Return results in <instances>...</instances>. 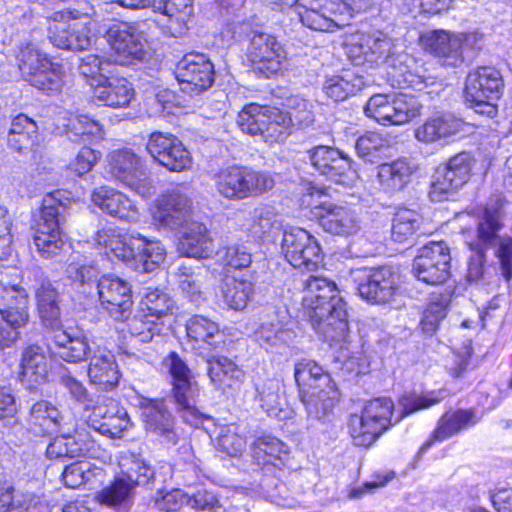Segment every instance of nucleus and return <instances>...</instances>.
Here are the masks:
<instances>
[{"mask_svg": "<svg viewBox=\"0 0 512 512\" xmlns=\"http://www.w3.org/2000/svg\"><path fill=\"white\" fill-rule=\"evenodd\" d=\"M192 201L184 186H177L155 199L150 207L153 223L159 228H181L177 242L179 253L197 259L210 258L214 253L213 239L203 223L189 221Z\"/></svg>", "mask_w": 512, "mask_h": 512, "instance_id": "f257e3e1", "label": "nucleus"}, {"mask_svg": "<svg viewBox=\"0 0 512 512\" xmlns=\"http://www.w3.org/2000/svg\"><path fill=\"white\" fill-rule=\"evenodd\" d=\"M301 307L304 316L330 343H345L349 328L346 303L328 278L309 276L303 282Z\"/></svg>", "mask_w": 512, "mask_h": 512, "instance_id": "f03ea898", "label": "nucleus"}, {"mask_svg": "<svg viewBox=\"0 0 512 512\" xmlns=\"http://www.w3.org/2000/svg\"><path fill=\"white\" fill-rule=\"evenodd\" d=\"M62 420L59 409L47 400L37 401L30 409L29 424L35 433L46 435L60 432L47 446V457L59 460L95 457L98 447L89 432L77 427L71 434L65 430Z\"/></svg>", "mask_w": 512, "mask_h": 512, "instance_id": "7ed1b4c3", "label": "nucleus"}, {"mask_svg": "<svg viewBox=\"0 0 512 512\" xmlns=\"http://www.w3.org/2000/svg\"><path fill=\"white\" fill-rule=\"evenodd\" d=\"M504 199L495 195L483 209L482 217L477 225V239L469 243L473 252L468 262L467 280L478 281L483 276L485 248H495L502 276L506 281L512 278V238L498 234L502 227L501 209Z\"/></svg>", "mask_w": 512, "mask_h": 512, "instance_id": "20e7f679", "label": "nucleus"}, {"mask_svg": "<svg viewBox=\"0 0 512 512\" xmlns=\"http://www.w3.org/2000/svg\"><path fill=\"white\" fill-rule=\"evenodd\" d=\"M294 378L308 419L324 421L338 400V389L331 375L318 363L302 359L295 364Z\"/></svg>", "mask_w": 512, "mask_h": 512, "instance_id": "39448f33", "label": "nucleus"}, {"mask_svg": "<svg viewBox=\"0 0 512 512\" xmlns=\"http://www.w3.org/2000/svg\"><path fill=\"white\" fill-rule=\"evenodd\" d=\"M65 192L56 190L44 196L39 214L31 226L33 244L42 258L59 255L66 246L61 224L67 210Z\"/></svg>", "mask_w": 512, "mask_h": 512, "instance_id": "423d86ee", "label": "nucleus"}, {"mask_svg": "<svg viewBox=\"0 0 512 512\" xmlns=\"http://www.w3.org/2000/svg\"><path fill=\"white\" fill-rule=\"evenodd\" d=\"M237 125L243 133L273 144L288 136L291 119L276 107L250 103L238 113Z\"/></svg>", "mask_w": 512, "mask_h": 512, "instance_id": "0eeeda50", "label": "nucleus"}, {"mask_svg": "<svg viewBox=\"0 0 512 512\" xmlns=\"http://www.w3.org/2000/svg\"><path fill=\"white\" fill-rule=\"evenodd\" d=\"M163 365L169 375L172 387L171 393L177 406V411L186 423L198 427L199 423L205 418V415L195 406L198 385L194 380L192 371L175 352L169 353L164 359Z\"/></svg>", "mask_w": 512, "mask_h": 512, "instance_id": "6e6552de", "label": "nucleus"}, {"mask_svg": "<svg viewBox=\"0 0 512 512\" xmlns=\"http://www.w3.org/2000/svg\"><path fill=\"white\" fill-rule=\"evenodd\" d=\"M303 202L319 220L324 231L342 237L356 235L361 230V220L356 211L349 206L338 205L329 200L319 201L326 194L325 188L310 186Z\"/></svg>", "mask_w": 512, "mask_h": 512, "instance_id": "1a4fd4ad", "label": "nucleus"}, {"mask_svg": "<svg viewBox=\"0 0 512 512\" xmlns=\"http://www.w3.org/2000/svg\"><path fill=\"white\" fill-rule=\"evenodd\" d=\"M22 78L39 90L58 91L63 84L64 69L33 44H25L16 55Z\"/></svg>", "mask_w": 512, "mask_h": 512, "instance_id": "9d476101", "label": "nucleus"}, {"mask_svg": "<svg viewBox=\"0 0 512 512\" xmlns=\"http://www.w3.org/2000/svg\"><path fill=\"white\" fill-rule=\"evenodd\" d=\"M394 404L380 397L366 403L361 415H351L349 433L355 445L370 446L392 424Z\"/></svg>", "mask_w": 512, "mask_h": 512, "instance_id": "9b49d317", "label": "nucleus"}, {"mask_svg": "<svg viewBox=\"0 0 512 512\" xmlns=\"http://www.w3.org/2000/svg\"><path fill=\"white\" fill-rule=\"evenodd\" d=\"M147 21L120 22L110 26L107 41L113 51V61L120 65L133 64L147 55Z\"/></svg>", "mask_w": 512, "mask_h": 512, "instance_id": "f8f14e48", "label": "nucleus"}, {"mask_svg": "<svg viewBox=\"0 0 512 512\" xmlns=\"http://www.w3.org/2000/svg\"><path fill=\"white\" fill-rule=\"evenodd\" d=\"M423 105L411 94H375L364 112L382 125H404L421 115Z\"/></svg>", "mask_w": 512, "mask_h": 512, "instance_id": "ddd939ff", "label": "nucleus"}, {"mask_svg": "<svg viewBox=\"0 0 512 512\" xmlns=\"http://www.w3.org/2000/svg\"><path fill=\"white\" fill-rule=\"evenodd\" d=\"M503 80L494 67H480L468 74L465 86V99L477 113L493 117L495 101L499 99Z\"/></svg>", "mask_w": 512, "mask_h": 512, "instance_id": "4468645a", "label": "nucleus"}, {"mask_svg": "<svg viewBox=\"0 0 512 512\" xmlns=\"http://www.w3.org/2000/svg\"><path fill=\"white\" fill-rule=\"evenodd\" d=\"M368 4V0H324L319 8H306L299 15L308 28L330 32L348 25L353 15Z\"/></svg>", "mask_w": 512, "mask_h": 512, "instance_id": "2eb2a0df", "label": "nucleus"}, {"mask_svg": "<svg viewBox=\"0 0 512 512\" xmlns=\"http://www.w3.org/2000/svg\"><path fill=\"white\" fill-rule=\"evenodd\" d=\"M106 172L110 178L142 197H149L154 193L152 182L144 170L142 160L130 149H119L109 153Z\"/></svg>", "mask_w": 512, "mask_h": 512, "instance_id": "dca6fc26", "label": "nucleus"}, {"mask_svg": "<svg viewBox=\"0 0 512 512\" xmlns=\"http://www.w3.org/2000/svg\"><path fill=\"white\" fill-rule=\"evenodd\" d=\"M348 57L356 64H386L389 68L397 54L396 41L383 31L360 33L352 38L347 45Z\"/></svg>", "mask_w": 512, "mask_h": 512, "instance_id": "f3484780", "label": "nucleus"}, {"mask_svg": "<svg viewBox=\"0 0 512 512\" xmlns=\"http://www.w3.org/2000/svg\"><path fill=\"white\" fill-rule=\"evenodd\" d=\"M359 295L374 304L387 303L400 287V276L391 267L358 268L351 272Z\"/></svg>", "mask_w": 512, "mask_h": 512, "instance_id": "a211bd4d", "label": "nucleus"}, {"mask_svg": "<svg viewBox=\"0 0 512 512\" xmlns=\"http://www.w3.org/2000/svg\"><path fill=\"white\" fill-rule=\"evenodd\" d=\"M54 18L48 27V38L56 48L80 51L88 49L95 38L96 22L87 16Z\"/></svg>", "mask_w": 512, "mask_h": 512, "instance_id": "6ab92c4d", "label": "nucleus"}, {"mask_svg": "<svg viewBox=\"0 0 512 512\" xmlns=\"http://www.w3.org/2000/svg\"><path fill=\"white\" fill-rule=\"evenodd\" d=\"M450 261L449 248L445 242H430L420 249L414 259V275L427 284H441L449 278Z\"/></svg>", "mask_w": 512, "mask_h": 512, "instance_id": "aec40b11", "label": "nucleus"}, {"mask_svg": "<svg viewBox=\"0 0 512 512\" xmlns=\"http://www.w3.org/2000/svg\"><path fill=\"white\" fill-rule=\"evenodd\" d=\"M247 58L255 70L269 78L282 70L286 52L275 36L255 32L249 41Z\"/></svg>", "mask_w": 512, "mask_h": 512, "instance_id": "412c9836", "label": "nucleus"}, {"mask_svg": "<svg viewBox=\"0 0 512 512\" xmlns=\"http://www.w3.org/2000/svg\"><path fill=\"white\" fill-rule=\"evenodd\" d=\"M149 154L170 171L189 169L192 156L183 143L173 134L155 131L150 134L147 145Z\"/></svg>", "mask_w": 512, "mask_h": 512, "instance_id": "4be33fe9", "label": "nucleus"}, {"mask_svg": "<svg viewBox=\"0 0 512 512\" xmlns=\"http://www.w3.org/2000/svg\"><path fill=\"white\" fill-rule=\"evenodd\" d=\"M282 253L293 267L310 268L321 261V247L317 240L302 228H291L283 233Z\"/></svg>", "mask_w": 512, "mask_h": 512, "instance_id": "5701e85b", "label": "nucleus"}, {"mask_svg": "<svg viewBox=\"0 0 512 512\" xmlns=\"http://www.w3.org/2000/svg\"><path fill=\"white\" fill-rule=\"evenodd\" d=\"M176 78L185 93L199 94L214 82V66L200 53L186 54L177 64Z\"/></svg>", "mask_w": 512, "mask_h": 512, "instance_id": "b1692460", "label": "nucleus"}, {"mask_svg": "<svg viewBox=\"0 0 512 512\" xmlns=\"http://www.w3.org/2000/svg\"><path fill=\"white\" fill-rule=\"evenodd\" d=\"M97 290L102 307L115 320L123 321L130 314L133 300L130 284L112 274L103 275L97 281Z\"/></svg>", "mask_w": 512, "mask_h": 512, "instance_id": "393cba45", "label": "nucleus"}, {"mask_svg": "<svg viewBox=\"0 0 512 512\" xmlns=\"http://www.w3.org/2000/svg\"><path fill=\"white\" fill-rule=\"evenodd\" d=\"M308 153L312 166L328 179L340 184H350L357 178L351 159L338 149L320 145Z\"/></svg>", "mask_w": 512, "mask_h": 512, "instance_id": "a878e982", "label": "nucleus"}, {"mask_svg": "<svg viewBox=\"0 0 512 512\" xmlns=\"http://www.w3.org/2000/svg\"><path fill=\"white\" fill-rule=\"evenodd\" d=\"M88 424L95 431L113 439L121 438L132 426L127 410L112 398H105L92 408Z\"/></svg>", "mask_w": 512, "mask_h": 512, "instance_id": "bb28decb", "label": "nucleus"}, {"mask_svg": "<svg viewBox=\"0 0 512 512\" xmlns=\"http://www.w3.org/2000/svg\"><path fill=\"white\" fill-rule=\"evenodd\" d=\"M139 406L146 431L155 435L164 445H175L178 441V434L175 430L174 418L168 410L165 400L143 398L140 400Z\"/></svg>", "mask_w": 512, "mask_h": 512, "instance_id": "cd10ccee", "label": "nucleus"}, {"mask_svg": "<svg viewBox=\"0 0 512 512\" xmlns=\"http://www.w3.org/2000/svg\"><path fill=\"white\" fill-rule=\"evenodd\" d=\"M481 36L478 33H451L444 30L433 31L427 38L430 50L444 59V64L457 66L462 62L466 48H475Z\"/></svg>", "mask_w": 512, "mask_h": 512, "instance_id": "c85d7f7f", "label": "nucleus"}, {"mask_svg": "<svg viewBox=\"0 0 512 512\" xmlns=\"http://www.w3.org/2000/svg\"><path fill=\"white\" fill-rule=\"evenodd\" d=\"M187 343L199 355H204L224 343L220 326L212 319L193 315L185 324Z\"/></svg>", "mask_w": 512, "mask_h": 512, "instance_id": "c756f323", "label": "nucleus"}, {"mask_svg": "<svg viewBox=\"0 0 512 512\" xmlns=\"http://www.w3.org/2000/svg\"><path fill=\"white\" fill-rule=\"evenodd\" d=\"M152 9L161 14V19L155 22L163 33L173 37L185 32L194 10L192 0H155Z\"/></svg>", "mask_w": 512, "mask_h": 512, "instance_id": "7c9ffc66", "label": "nucleus"}, {"mask_svg": "<svg viewBox=\"0 0 512 512\" xmlns=\"http://www.w3.org/2000/svg\"><path fill=\"white\" fill-rule=\"evenodd\" d=\"M416 171L417 165L412 160L398 158L376 167L375 183L380 191L394 194L411 182Z\"/></svg>", "mask_w": 512, "mask_h": 512, "instance_id": "2f4dec72", "label": "nucleus"}, {"mask_svg": "<svg viewBox=\"0 0 512 512\" xmlns=\"http://www.w3.org/2000/svg\"><path fill=\"white\" fill-rule=\"evenodd\" d=\"M482 418V415L475 409H458L448 411L438 420L437 426L428 440H426L421 449L427 450L434 442L445 441L452 436L476 425Z\"/></svg>", "mask_w": 512, "mask_h": 512, "instance_id": "473e14b6", "label": "nucleus"}, {"mask_svg": "<svg viewBox=\"0 0 512 512\" xmlns=\"http://www.w3.org/2000/svg\"><path fill=\"white\" fill-rule=\"evenodd\" d=\"M387 75L391 85L399 89L421 90L428 80L423 67L414 57L404 52L397 54L391 62Z\"/></svg>", "mask_w": 512, "mask_h": 512, "instance_id": "72a5a7b5", "label": "nucleus"}, {"mask_svg": "<svg viewBox=\"0 0 512 512\" xmlns=\"http://www.w3.org/2000/svg\"><path fill=\"white\" fill-rule=\"evenodd\" d=\"M19 379L30 390H35L48 380L50 362L45 351L38 345H30L23 350L20 362Z\"/></svg>", "mask_w": 512, "mask_h": 512, "instance_id": "f704fd0d", "label": "nucleus"}, {"mask_svg": "<svg viewBox=\"0 0 512 512\" xmlns=\"http://www.w3.org/2000/svg\"><path fill=\"white\" fill-rule=\"evenodd\" d=\"M88 377L101 390H111L118 385L120 372L113 353L106 347L93 348L88 365Z\"/></svg>", "mask_w": 512, "mask_h": 512, "instance_id": "c9c22d12", "label": "nucleus"}, {"mask_svg": "<svg viewBox=\"0 0 512 512\" xmlns=\"http://www.w3.org/2000/svg\"><path fill=\"white\" fill-rule=\"evenodd\" d=\"M268 320L262 321L253 333V339L267 351H278L294 339V331L280 318L276 310L268 313Z\"/></svg>", "mask_w": 512, "mask_h": 512, "instance_id": "e433bc0d", "label": "nucleus"}, {"mask_svg": "<svg viewBox=\"0 0 512 512\" xmlns=\"http://www.w3.org/2000/svg\"><path fill=\"white\" fill-rule=\"evenodd\" d=\"M91 201L102 211L120 220L134 222L139 218L136 205L124 193L113 188H96L92 192Z\"/></svg>", "mask_w": 512, "mask_h": 512, "instance_id": "4c0bfd02", "label": "nucleus"}, {"mask_svg": "<svg viewBox=\"0 0 512 512\" xmlns=\"http://www.w3.org/2000/svg\"><path fill=\"white\" fill-rule=\"evenodd\" d=\"M93 98L111 108L127 107L134 98L135 90L124 77L107 76L101 82L92 84Z\"/></svg>", "mask_w": 512, "mask_h": 512, "instance_id": "58836bf2", "label": "nucleus"}, {"mask_svg": "<svg viewBox=\"0 0 512 512\" xmlns=\"http://www.w3.org/2000/svg\"><path fill=\"white\" fill-rule=\"evenodd\" d=\"M133 257L129 264L139 272L156 270L166 258V249L157 239H149L137 233L132 240Z\"/></svg>", "mask_w": 512, "mask_h": 512, "instance_id": "ea45409f", "label": "nucleus"}, {"mask_svg": "<svg viewBox=\"0 0 512 512\" xmlns=\"http://www.w3.org/2000/svg\"><path fill=\"white\" fill-rule=\"evenodd\" d=\"M464 122L452 114H435L415 129V138L430 144L446 140L463 130Z\"/></svg>", "mask_w": 512, "mask_h": 512, "instance_id": "a19ab883", "label": "nucleus"}, {"mask_svg": "<svg viewBox=\"0 0 512 512\" xmlns=\"http://www.w3.org/2000/svg\"><path fill=\"white\" fill-rule=\"evenodd\" d=\"M53 331V342L57 347L58 356L69 363H79L93 352L87 337L74 329H62L61 325Z\"/></svg>", "mask_w": 512, "mask_h": 512, "instance_id": "79ce46f5", "label": "nucleus"}, {"mask_svg": "<svg viewBox=\"0 0 512 512\" xmlns=\"http://www.w3.org/2000/svg\"><path fill=\"white\" fill-rule=\"evenodd\" d=\"M0 319L10 327H23L29 321V295L25 289L0 291Z\"/></svg>", "mask_w": 512, "mask_h": 512, "instance_id": "37998d69", "label": "nucleus"}, {"mask_svg": "<svg viewBox=\"0 0 512 512\" xmlns=\"http://www.w3.org/2000/svg\"><path fill=\"white\" fill-rule=\"evenodd\" d=\"M257 401L269 417L284 420L291 416L283 385L278 379H268L257 386Z\"/></svg>", "mask_w": 512, "mask_h": 512, "instance_id": "c03bdc74", "label": "nucleus"}, {"mask_svg": "<svg viewBox=\"0 0 512 512\" xmlns=\"http://www.w3.org/2000/svg\"><path fill=\"white\" fill-rule=\"evenodd\" d=\"M205 422L214 427L213 430L209 426L204 428L211 434V437L215 436L216 447L219 451L230 457L240 456L245 451L247 445L246 437L241 433L240 427L237 424L217 425L212 418L206 415L200 424Z\"/></svg>", "mask_w": 512, "mask_h": 512, "instance_id": "a18cd8bd", "label": "nucleus"}, {"mask_svg": "<svg viewBox=\"0 0 512 512\" xmlns=\"http://www.w3.org/2000/svg\"><path fill=\"white\" fill-rule=\"evenodd\" d=\"M136 234H122L114 227H104L97 231L95 242L108 257H114L129 264L133 257L132 240Z\"/></svg>", "mask_w": 512, "mask_h": 512, "instance_id": "49530a36", "label": "nucleus"}, {"mask_svg": "<svg viewBox=\"0 0 512 512\" xmlns=\"http://www.w3.org/2000/svg\"><path fill=\"white\" fill-rule=\"evenodd\" d=\"M289 448L280 439L271 435L258 437L252 444V455L259 465L281 470L289 460Z\"/></svg>", "mask_w": 512, "mask_h": 512, "instance_id": "de8ad7c7", "label": "nucleus"}, {"mask_svg": "<svg viewBox=\"0 0 512 512\" xmlns=\"http://www.w3.org/2000/svg\"><path fill=\"white\" fill-rule=\"evenodd\" d=\"M207 375L211 384L226 392L238 390L244 379V372L230 359L221 356L207 360Z\"/></svg>", "mask_w": 512, "mask_h": 512, "instance_id": "09e8293b", "label": "nucleus"}, {"mask_svg": "<svg viewBox=\"0 0 512 512\" xmlns=\"http://www.w3.org/2000/svg\"><path fill=\"white\" fill-rule=\"evenodd\" d=\"M365 81L353 70H343L341 73L326 78L322 90L327 97L335 102L344 101L362 90Z\"/></svg>", "mask_w": 512, "mask_h": 512, "instance_id": "8fccbe9b", "label": "nucleus"}, {"mask_svg": "<svg viewBox=\"0 0 512 512\" xmlns=\"http://www.w3.org/2000/svg\"><path fill=\"white\" fill-rule=\"evenodd\" d=\"M7 141L9 147L16 152L32 150L39 141L36 122L24 114L17 115L12 120Z\"/></svg>", "mask_w": 512, "mask_h": 512, "instance_id": "3c124183", "label": "nucleus"}, {"mask_svg": "<svg viewBox=\"0 0 512 512\" xmlns=\"http://www.w3.org/2000/svg\"><path fill=\"white\" fill-rule=\"evenodd\" d=\"M37 309L44 326L56 329L60 326L59 294L49 281L42 282L35 291Z\"/></svg>", "mask_w": 512, "mask_h": 512, "instance_id": "603ef678", "label": "nucleus"}, {"mask_svg": "<svg viewBox=\"0 0 512 512\" xmlns=\"http://www.w3.org/2000/svg\"><path fill=\"white\" fill-rule=\"evenodd\" d=\"M217 192L229 200L246 199L244 166L232 165L214 175Z\"/></svg>", "mask_w": 512, "mask_h": 512, "instance_id": "864d4df0", "label": "nucleus"}, {"mask_svg": "<svg viewBox=\"0 0 512 512\" xmlns=\"http://www.w3.org/2000/svg\"><path fill=\"white\" fill-rule=\"evenodd\" d=\"M254 292L251 280L237 277H226L222 285V295L225 304L233 310H243Z\"/></svg>", "mask_w": 512, "mask_h": 512, "instance_id": "5fc2aeb1", "label": "nucleus"}, {"mask_svg": "<svg viewBox=\"0 0 512 512\" xmlns=\"http://www.w3.org/2000/svg\"><path fill=\"white\" fill-rule=\"evenodd\" d=\"M118 464L121 474L133 482L135 486L146 485L154 478L153 469L135 453H121Z\"/></svg>", "mask_w": 512, "mask_h": 512, "instance_id": "6e6d98bb", "label": "nucleus"}, {"mask_svg": "<svg viewBox=\"0 0 512 512\" xmlns=\"http://www.w3.org/2000/svg\"><path fill=\"white\" fill-rule=\"evenodd\" d=\"M66 133L72 141H91L103 137L102 125L88 115H71L65 124Z\"/></svg>", "mask_w": 512, "mask_h": 512, "instance_id": "4d7b16f0", "label": "nucleus"}, {"mask_svg": "<svg viewBox=\"0 0 512 512\" xmlns=\"http://www.w3.org/2000/svg\"><path fill=\"white\" fill-rule=\"evenodd\" d=\"M422 221L418 212L408 208L398 209L392 222V239L399 243L408 241L420 229Z\"/></svg>", "mask_w": 512, "mask_h": 512, "instance_id": "13d9d810", "label": "nucleus"}, {"mask_svg": "<svg viewBox=\"0 0 512 512\" xmlns=\"http://www.w3.org/2000/svg\"><path fill=\"white\" fill-rule=\"evenodd\" d=\"M445 395L442 391H428L425 393H409L403 395L399 399V406L402 412L395 417V423L399 422L404 416L410 415L417 411L427 409L444 399Z\"/></svg>", "mask_w": 512, "mask_h": 512, "instance_id": "bf43d9fd", "label": "nucleus"}, {"mask_svg": "<svg viewBox=\"0 0 512 512\" xmlns=\"http://www.w3.org/2000/svg\"><path fill=\"white\" fill-rule=\"evenodd\" d=\"M155 317H150L148 313L139 310L128 321V332L141 343L152 341L155 335H159L162 330V324Z\"/></svg>", "mask_w": 512, "mask_h": 512, "instance_id": "052dcab7", "label": "nucleus"}, {"mask_svg": "<svg viewBox=\"0 0 512 512\" xmlns=\"http://www.w3.org/2000/svg\"><path fill=\"white\" fill-rule=\"evenodd\" d=\"M99 476H102V469L87 461H77L65 467L62 481L66 487L75 489Z\"/></svg>", "mask_w": 512, "mask_h": 512, "instance_id": "680f3d73", "label": "nucleus"}, {"mask_svg": "<svg viewBox=\"0 0 512 512\" xmlns=\"http://www.w3.org/2000/svg\"><path fill=\"white\" fill-rule=\"evenodd\" d=\"M65 274L73 283L83 286L96 280L99 270L92 264L88 265L86 257L73 253L69 257Z\"/></svg>", "mask_w": 512, "mask_h": 512, "instance_id": "e2e57ef3", "label": "nucleus"}, {"mask_svg": "<svg viewBox=\"0 0 512 512\" xmlns=\"http://www.w3.org/2000/svg\"><path fill=\"white\" fill-rule=\"evenodd\" d=\"M472 159L467 153H460L448 161L446 166L437 169L443 176L450 179L454 187L461 188L470 177Z\"/></svg>", "mask_w": 512, "mask_h": 512, "instance_id": "0e129e2a", "label": "nucleus"}, {"mask_svg": "<svg viewBox=\"0 0 512 512\" xmlns=\"http://www.w3.org/2000/svg\"><path fill=\"white\" fill-rule=\"evenodd\" d=\"M389 147V141L382 134L369 132L358 138L356 151L359 157L368 162H375Z\"/></svg>", "mask_w": 512, "mask_h": 512, "instance_id": "69168bd1", "label": "nucleus"}, {"mask_svg": "<svg viewBox=\"0 0 512 512\" xmlns=\"http://www.w3.org/2000/svg\"><path fill=\"white\" fill-rule=\"evenodd\" d=\"M172 306L173 302L166 293L151 288L147 289L140 302V310L148 313L150 317H155L156 320L167 314Z\"/></svg>", "mask_w": 512, "mask_h": 512, "instance_id": "338daca9", "label": "nucleus"}, {"mask_svg": "<svg viewBox=\"0 0 512 512\" xmlns=\"http://www.w3.org/2000/svg\"><path fill=\"white\" fill-rule=\"evenodd\" d=\"M111 67L110 61L90 54L81 59L78 69L80 74L89 81L92 87V84L101 82L108 74L112 73Z\"/></svg>", "mask_w": 512, "mask_h": 512, "instance_id": "774afa93", "label": "nucleus"}]
</instances>
